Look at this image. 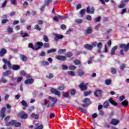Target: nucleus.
Returning a JSON list of instances; mask_svg holds the SVG:
<instances>
[{
	"mask_svg": "<svg viewBox=\"0 0 129 129\" xmlns=\"http://www.w3.org/2000/svg\"><path fill=\"white\" fill-rule=\"evenodd\" d=\"M35 30H37V31H41L42 30V28L40 27V26L39 25L37 24L34 26Z\"/></svg>",
	"mask_w": 129,
	"mask_h": 129,
	"instance_id": "obj_44",
	"label": "nucleus"
},
{
	"mask_svg": "<svg viewBox=\"0 0 129 129\" xmlns=\"http://www.w3.org/2000/svg\"><path fill=\"white\" fill-rule=\"evenodd\" d=\"M56 49L55 48L51 49L50 50H49L47 51V54H50V53H54V52H56Z\"/></svg>",
	"mask_w": 129,
	"mask_h": 129,
	"instance_id": "obj_46",
	"label": "nucleus"
},
{
	"mask_svg": "<svg viewBox=\"0 0 129 129\" xmlns=\"http://www.w3.org/2000/svg\"><path fill=\"white\" fill-rule=\"evenodd\" d=\"M53 2V0H45V5L47 7H49V5Z\"/></svg>",
	"mask_w": 129,
	"mask_h": 129,
	"instance_id": "obj_32",
	"label": "nucleus"
},
{
	"mask_svg": "<svg viewBox=\"0 0 129 129\" xmlns=\"http://www.w3.org/2000/svg\"><path fill=\"white\" fill-rule=\"evenodd\" d=\"M84 34L86 35H89L90 34H92L93 32V29H92V27H88L87 29L84 31Z\"/></svg>",
	"mask_w": 129,
	"mask_h": 129,
	"instance_id": "obj_5",
	"label": "nucleus"
},
{
	"mask_svg": "<svg viewBox=\"0 0 129 129\" xmlns=\"http://www.w3.org/2000/svg\"><path fill=\"white\" fill-rule=\"evenodd\" d=\"M21 69V67L19 65H13L12 66V69L13 70H15V71H17Z\"/></svg>",
	"mask_w": 129,
	"mask_h": 129,
	"instance_id": "obj_25",
	"label": "nucleus"
},
{
	"mask_svg": "<svg viewBox=\"0 0 129 129\" xmlns=\"http://www.w3.org/2000/svg\"><path fill=\"white\" fill-rule=\"evenodd\" d=\"M34 80L33 78L26 80L24 83L26 85L33 84L34 83Z\"/></svg>",
	"mask_w": 129,
	"mask_h": 129,
	"instance_id": "obj_15",
	"label": "nucleus"
},
{
	"mask_svg": "<svg viewBox=\"0 0 129 129\" xmlns=\"http://www.w3.org/2000/svg\"><path fill=\"white\" fill-rule=\"evenodd\" d=\"M61 68L62 70H67L68 69V66H66V64H62Z\"/></svg>",
	"mask_w": 129,
	"mask_h": 129,
	"instance_id": "obj_58",
	"label": "nucleus"
},
{
	"mask_svg": "<svg viewBox=\"0 0 129 129\" xmlns=\"http://www.w3.org/2000/svg\"><path fill=\"white\" fill-rule=\"evenodd\" d=\"M87 84L82 83L79 85V88L82 91H84L85 90H87Z\"/></svg>",
	"mask_w": 129,
	"mask_h": 129,
	"instance_id": "obj_6",
	"label": "nucleus"
},
{
	"mask_svg": "<svg viewBox=\"0 0 129 129\" xmlns=\"http://www.w3.org/2000/svg\"><path fill=\"white\" fill-rule=\"evenodd\" d=\"M7 32L8 34H13V33H14V29L10 26H8L7 28Z\"/></svg>",
	"mask_w": 129,
	"mask_h": 129,
	"instance_id": "obj_27",
	"label": "nucleus"
},
{
	"mask_svg": "<svg viewBox=\"0 0 129 129\" xmlns=\"http://www.w3.org/2000/svg\"><path fill=\"white\" fill-rule=\"evenodd\" d=\"M63 38H64L63 35L56 34L55 35L54 40L55 41V42H58L60 39H63Z\"/></svg>",
	"mask_w": 129,
	"mask_h": 129,
	"instance_id": "obj_12",
	"label": "nucleus"
},
{
	"mask_svg": "<svg viewBox=\"0 0 129 129\" xmlns=\"http://www.w3.org/2000/svg\"><path fill=\"white\" fill-rule=\"evenodd\" d=\"M66 49H59L58 51V54H62V53H66Z\"/></svg>",
	"mask_w": 129,
	"mask_h": 129,
	"instance_id": "obj_48",
	"label": "nucleus"
},
{
	"mask_svg": "<svg viewBox=\"0 0 129 129\" xmlns=\"http://www.w3.org/2000/svg\"><path fill=\"white\" fill-rule=\"evenodd\" d=\"M94 94L96 97H100L102 95V91L101 90H96Z\"/></svg>",
	"mask_w": 129,
	"mask_h": 129,
	"instance_id": "obj_9",
	"label": "nucleus"
},
{
	"mask_svg": "<svg viewBox=\"0 0 129 129\" xmlns=\"http://www.w3.org/2000/svg\"><path fill=\"white\" fill-rule=\"evenodd\" d=\"M109 106V103L107 101H105L103 104V107L104 108H107Z\"/></svg>",
	"mask_w": 129,
	"mask_h": 129,
	"instance_id": "obj_34",
	"label": "nucleus"
},
{
	"mask_svg": "<svg viewBox=\"0 0 129 129\" xmlns=\"http://www.w3.org/2000/svg\"><path fill=\"white\" fill-rule=\"evenodd\" d=\"M66 57H68L69 58H70L73 56V53L71 52V51L68 52L66 54Z\"/></svg>",
	"mask_w": 129,
	"mask_h": 129,
	"instance_id": "obj_36",
	"label": "nucleus"
},
{
	"mask_svg": "<svg viewBox=\"0 0 129 129\" xmlns=\"http://www.w3.org/2000/svg\"><path fill=\"white\" fill-rule=\"evenodd\" d=\"M7 52L8 51L6 48H2L0 50V57H4Z\"/></svg>",
	"mask_w": 129,
	"mask_h": 129,
	"instance_id": "obj_16",
	"label": "nucleus"
},
{
	"mask_svg": "<svg viewBox=\"0 0 129 129\" xmlns=\"http://www.w3.org/2000/svg\"><path fill=\"white\" fill-rule=\"evenodd\" d=\"M20 58L24 62H26L28 60V57L24 54H21Z\"/></svg>",
	"mask_w": 129,
	"mask_h": 129,
	"instance_id": "obj_22",
	"label": "nucleus"
},
{
	"mask_svg": "<svg viewBox=\"0 0 129 129\" xmlns=\"http://www.w3.org/2000/svg\"><path fill=\"white\" fill-rule=\"evenodd\" d=\"M50 91L51 93H53V94H55V95H57V96L60 97L61 96V92L58 90H57L56 89H54L52 88L50 90Z\"/></svg>",
	"mask_w": 129,
	"mask_h": 129,
	"instance_id": "obj_7",
	"label": "nucleus"
},
{
	"mask_svg": "<svg viewBox=\"0 0 129 129\" xmlns=\"http://www.w3.org/2000/svg\"><path fill=\"white\" fill-rule=\"evenodd\" d=\"M8 82V80H7L5 78H2L0 80V84L1 83H7Z\"/></svg>",
	"mask_w": 129,
	"mask_h": 129,
	"instance_id": "obj_45",
	"label": "nucleus"
},
{
	"mask_svg": "<svg viewBox=\"0 0 129 129\" xmlns=\"http://www.w3.org/2000/svg\"><path fill=\"white\" fill-rule=\"evenodd\" d=\"M119 122V120L116 119H112L111 122H109V124H113V125H117Z\"/></svg>",
	"mask_w": 129,
	"mask_h": 129,
	"instance_id": "obj_14",
	"label": "nucleus"
},
{
	"mask_svg": "<svg viewBox=\"0 0 129 129\" xmlns=\"http://www.w3.org/2000/svg\"><path fill=\"white\" fill-rule=\"evenodd\" d=\"M69 92H70L71 95H75V94L76 93V90H75L74 89H72L70 90V91H69Z\"/></svg>",
	"mask_w": 129,
	"mask_h": 129,
	"instance_id": "obj_33",
	"label": "nucleus"
},
{
	"mask_svg": "<svg viewBox=\"0 0 129 129\" xmlns=\"http://www.w3.org/2000/svg\"><path fill=\"white\" fill-rule=\"evenodd\" d=\"M68 74L70 76H75V73L73 71H69Z\"/></svg>",
	"mask_w": 129,
	"mask_h": 129,
	"instance_id": "obj_49",
	"label": "nucleus"
},
{
	"mask_svg": "<svg viewBox=\"0 0 129 129\" xmlns=\"http://www.w3.org/2000/svg\"><path fill=\"white\" fill-rule=\"evenodd\" d=\"M21 104L23 105V110H25V109H27V107H28V103H26V101L22 100L21 102Z\"/></svg>",
	"mask_w": 129,
	"mask_h": 129,
	"instance_id": "obj_19",
	"label": "nucleus"
},
{
	"mask_svg": "<svg viewBox=\"0 0 129 129\" xmlns=\"http://www.w3.org/2000/svg\"><path fill=\"white\" fill-rule=\"evenodd\" d=\"M55 58L57 60H60V61H66V60H67V57L64 55H57L56 56Z\"/></svg>",
	"mask_w": 129,
	"mask_h": 129,
	"instance_id": "obj_8",
	"label": "nucleus"
},
{
	"mask_svg": "<svg viewBox=\"0 0 129 129\" xmlns=\"http://www.w3.org/2000/svg\"><path fill=\"white\" fill-rule=\"evenodd\" d=\"M20 35L22 38H26V37H29V34L27 33H24V31H21L20 32Z\"/></svg>",
	"mask_w": 129,
	"mask_h": 129,
	"instance_id": "obj_26",
	"label": "nucleus"
},
{
	"mask_svg": "<svg viewBox=\"0 0 129 129\" xmlns=\"http://www.w3.org/2000/svg\"><path fill=\"white\" fill-rule=\"evenodd\" d=\"M6 107H3L1 111V116L2 117V120H3V118H5V117L6 116Z\"/></svg>",
	"mask_w": 129,
	"mask_h": 129,
	"instance_id": "obj_10",
	"label": "nucleus"
},
{
	"mask_svg": "<svg viewBox=\"0 0 129 129\" xmlns=\"http://www.w3.org/2000/svg\"><path fill=\"white\" fill-rule=\"evenodd\" d=\"M41 65L42 66H48V65H49V62L46 61H41Z\"/></svg>",
	"mask_w": 129,
	"mask_h": 129,
	"instance_id": "obj_43",
	"label": "nucleus"
},
{
	"mask_svg": "<svg viewBox=\"0 0 129 129\" xmlns=\"http://www.w3.org/2000/svg\"><path fill=\"white\" fill-rule=\"evenodd\" d=\"M119 47L120 49H122L120 50V54L122 55V56H123V55H124L123 51H124L125 53H127L129 50V42L127 44L122 43Z\"/></svg>",
	"mask_w": 129,
	"mask_h": 129,
	"instance_id": "obj_2",
	"label": "nucleus"
},
{
	"mask_svg": "<svg viewBox=\"0 0 129 129\" xmlns=\"http://www.w3.org/2000/svg\"><path fill=\"white\" fill-rule=\"evenodd\" d=\"M28 47L29 48H31V49H32V50H35V46H34V45H33V43H30L28 44Z\"/></svg>",
	"mask_w": 129,
	"mask_h": 129,
	"instance_id": "obj_51",
	"label": "nucleus"
},
{
	"mask_svg": "<svg viewBox=\"0 0 129 129\" xmlns=\"http://www.w3.org/2000/svg\"><path fill=\"white\" fill-rule=\"evenodd\" d=\"M97 47L99 49H102V43L99 42L97 44Z\"/></svg>",
	"mask_w": 129,
	"mask_h": 129,
	"instance_id": "obj_54",
	"label": "nucleus"
},
{
	"mask_svg": "<svg viewBox=\"0 0 129 129\" xmlns=\"http://www.w3.org/2000/svg\"><path fill=\"white\" fill-rule=\"evenodd\" d=\"M121 104L122 106H123V107H126V106L128 105V101H127L126 100H125L121 102Z\"/></svg>",
	"mask_w": 129,
	"mask_h": 129,
	"instance_id": "obj_23",
	"label": "nucleus"
},
{
	"mask_svg": "<svg viewBox=\"0 0 129 129\" xmlns=\"http://www.w3.org/2000/svg\"><path fill=\"white\" fill-rule=\"evenodd\" d=\"M105 84H106V85H110V84H111V80L110 79L106 80Z\"/></svg>",
	"mask_w": 129,
	"mask_h": 129,
	"instance_id": "obj_50",
	"label": "nucleus"
},
{
	"mask_svg": "<svg viewBox=\"0 0 129 129\" xmlns=\"http://www.w3.org/2000/svg\"><path fill=\"white\" fill-rule=\"evenodd\" d=\"M111 73H112V74H116V69L114 68H111Z\"/></svg>",
	"mask_w": 129,
	"mask_h": 129,
	"instance_id": "obj_40",
	"label": "nucleus"
},
{
	"mask_svg": "<svg viewBox=\"0 0 129 129\" xmlns=\"http://www.w3.org/2000/svg\"><path fill=\"white\" fill-rule=\"evenodd\" d=\"M101 20V17L99 16L98 17H96L94 19V21L95 23H98L99 22H100V20Z\"/></svg>",
	"mask_w": 129,
	"mask_h": 129,
	"instance_id": "obj_41",
	"label": "nucleus"
},
{
	"mask_svg": "<svg viewBox=\"0 0 129 129\" xmlns=\"http://www.w3.org/2000/svg\"><path fill=\"white\" fill-rule=\"evenodd\" d=\"M78 74L79 76H83L84 75V72L82 70H79Z\"/></svg>",
	"mask_w": 129,
	"mask_h": 129,
	"instance_id": "obj_52",
	"label": "nucleus"
},
{
	"mask_svg": "<svg viewBox=\"0 0 129 129\" xmlns=\"http://www.w3.org/2000/svg\"><path fill=\"white\" fill-rule=\"evenodd\" d=\"M35 109V106H31L29 107L28 110L29 111H33Z\"/></svg>",
	"mask_w": 129,
	"mask_h": 129,
	"instance_id": "obj_63",
	"label": "nucleus"
},
{
	"mask_svg": "<svg viewBox=\"0 0 129 129\" xmlns=\"http://www.w3.org/2000/svg\"><path fill=\"white\" fill-rule=\"evenodd\" d=\"M84 48H85V49H87V50H90V51H91V50L93 49V46L89 44H86L84 45Z\"/></svg>",
	"mask_w": 129,
	"mask_h": 129,
	"instance_id": "obj_20",
	"label": "nucleus"
},
{
	"mask_svg": "<svg viewBox=\"0 0 129 129\" xmlns=\"http://www.w3.org/2000/svg\"><path fill=\"white\" fill-rule=\"evenodd\" d=\"M77 67L75 66H73V65H70L69 67V69L70 70H75L76 69Z\"/></svg>",
	"mask_w": 129,
	"mask_h": 129,
	"instance_id": "obj_42",
	"label": "nucleus"
},
{
	"mask_svg": "<svg viewBox=\"0 0 129 129\" xmlns=\"http://www.w3.org/2000/svg\"><path fill=\"white\" fill-rule=\"evenodd\" d=\"M30 116L35 119H38L40 116L38 114H35V113H33L30 115Z\"/></svg>",
	"mask_w": 129,
	"mask_h": 129,
	"instance_id": "obj_29",
	"label": "nucleus"
},
{
	"mask_svg": "<svg viewBox=\"0 0 129 129\" xmlns=\"http://www.w3.org/2000/svg\"><path fill=\"white\" fill-rule=\"evenodd\" d=\"M11 74H12V72H11V71H7L3 73V76H9V75H11Z\"/></svg>",
	"mask_w": 129,
	"mask_h": 129,
	"instance_id": "obj_30",
	"label": "nucleus"
},
{
	"mask_svg": "<svg viewBox=\"0 0 129 129\" xmlns=\"http://www.w3.org/2000/svg\"><path fill=\"white\" fill-rule=\"evenodd\" d=\"M62 96L66 98H70V95L69 94V92H62Z\"/></svg>",
	"mask_w": 129,
	"mask_h": 129,
	"instance_id": "obj_28",
	"label": "nucleus"
},
{
	"mask_svg": "<svg viewBox=\"0 0 129 129\" xmlns=\"http://www.w3.org/2000/svg\"><path fill=\"white\" fill-rule=\"evenodd\" d=\"M86 20H87L88 21H92V18L91 17V16L87 15L86 16Z\"/></svg>",
	"mask_w": 129,
	"mask_h": 129,
	"instance_id": "obj_61",
	"label": "nucleus"
},
{
	"mask_svg": "<svg viewBox=\"0 0 129 129\" xmlns=\"http://www.w3.org/2000/svg\"><path fill=\"white\" fill-rule=\"evenodd\" d=\"M65 19L64 17H62L60 15L55 16L53 17V20L55 22H59V20H64Z\"/></svg>",
	"mask_w": 129,
	"mask_h": 129,
	"instance_id": "obj_11",
	"label": "nucleus"
},
{
	"mask_svg": "<svg viewBox=\"0 0 129 129\" xmlns=\"http://www.w3.org/2000/svg\"><path fill=\"white\" fill-rule=\"evenodd\" d=\"M20 115L23 119H26V118H28V114L25 113L24 111L20 113Z\"/></svg>",
	"mask_w": 129,
	"mask_h": 129,
	"instance_id": "obj_17",
	"label": "nucleus"
},
{
	"mask_svg": "<svg viewBox=\"0 0 129 129\" xmlns=\"http://www.w3.org/2000/svg\"><path fill=\"white\" fill-rule=\"evenodd\" d=\"M43 46L44 48H50V43L49 42H46L43 44Z\"/></svg>",
	"mask_w": 129,
	"mask_h": 129,
	"instance_id": "obj_47",
	"label": "nucleus"
},
{
	"mask_svg": "<svg viewBox=\"0 0 129 129\" xmlns=\"http://www.w3.org/2000/svg\"><path fill=\"white\" fill-rule=\"evenodd\" d=\"M58 90L62 91L65 89V86H64V85H61L58 87Z\"/></svg>",
	"mask_w": 129,
	"mask_h": 129,
	"instance_id": "obj_39",
	"label": "nucleus"
},
{
	"mask_svg": "<svg viewBox=\"0 0 129 129\" xmlns=\"http://www.w3.org/2000/svg\"><path fill=\"white\" fill-rule=\"evenodd\" d=\"M7 3H8V1H4L3 4H2V8H5V7H6V5H7Z\"/></svg>",
	"mask_w": 129,
	"mask_h": 129,
	"instance_id": "obj_62",
	"label": "nucleus"
},
{
	"mask_svg": "<svg viewBox=\"0 0 129 129\" xmlns=\"http://www.w3.org/2000/svg\"><path fill=\"white\" fill-rule=\"evenodd\" d=\"M124 7H125V4L123 3V4H120L118 6V9H122L123 8H124Z\"/></svg>",
	"mask_w": 129,
	"mask_h": 129,
	"instance_id": "obj_56",
	"label": "nucleus"
},
{
	"mask_svg": "<svg viewBox=\"0 0 129 129\" xmlns=\"http://www.w3.org/2000/svg\"><path fill=\"white\" fill-rule=\"evenodd\" d=\"M83 102L86 103V104H87L88 105H90V104H91V101H90V99L89 98H85L83 100Z\"/></svg>",
	"mask_w": 129,
	"mask_h": 129,
	"instance_id": "obj_18",
	"label": "nucleus"
},
{
	"mask_svg": "<svg viewBox=\"0 0 129 129\" xmlns=\"http://www.w3.org/2000/svg\"><path fill=\"white\" fill-rule=\"evenodd\" d=\"M43 43L42 42H37L34 45L35 46V51L40 50L42 47H43Z\"/></svg>",
	"mask_w": 129,
	"mask_h": 129,
	"instance_id": "obj_4",
	"label": "nucleus"
},
{
	"mask_svg": "<svg viewBox=\"0 0 129 129\" xmlns=\"http://www.w3.org/2000/svg\"><path fill=\"white\" fill-rule=\"evenodd\" d=\"M94 8L93 7H88L87 8L86 12L88 14H94Z\"/></svg>",
	"mask_w": 129,
	"mask_h": 129,
	"instance_id": "obj_13",
	"label": "nucleus"
},
{
	"mask_svg": "<svg viewBox=\"0 0 129 129\" xmlns=\"http://www.w3.org/2000/svg\"><path fill=\"white\" fill-rule=\"evenodd\" d=\"M48 99H49V100H52L53 103L50 105V101ZM57 101L58 100H57V99H54V98L52 97L49 96L48 97L47 99H44L43 100V103L42 104V105L44 106L47 105V104H48L47 106V108H49V107H54V106H55V104L57 103Z\"/></svg>",
	"mask_w": 129,
	"mask_h": 129,
	"instance_id": "obj_1",
	"label": "nucleus"
},
{
	"mask_svg": "<svg viewBox=\"0 0 129 129\" xmlns=\"http://www.w3.org/2000/svg\"><path fill=\"white\" fill-rule=\"evenodd\" d=\"M20 75H21V76H26V75H27V73H26V72L24 71H21L20 72Z\"/></svg>",
	"mask_w": 129,
	"mask_h": 129,
	"instance_id": "obj_59",
	"label": "nucleus"
},
{
	"mask_svg": "<svg viewBox=\"0 0 129 129\" xmlns=\"http://www.w3.org/2000/svg\"><path fill=\"white\" fill-rule=\"evenodd\" d=\"M125 67H126V66H125V64L124 63H122L120 66V69L121 70H123V69H124V68H125Z\"/></svg>",
	"mask_w": 129,
	"mask_h": 129,
	"instance_id": "obj_57",
	"label": "nucleus"
},
{
	"mask_svg": "<svg viewBox=\"0 0 129 129\" xmlns=\"http://www.w3.org/2000/svg\"><path fill=\"white\" fill-rule=\"evenodd\" d=\"M44 128V126L42 124L40 125L39 126L36 127L34 129H43Z\"/></svg>",
	"mask_w": 129,
	"mask_h": 129,
	"instance_id": "obj_64",
	"label": "nucleus"
},
{
	"mask_svg": "<svg viewBox=\"0 0 129 129\" xmlns=\"http://www.w3.org/2000/svg\"><path fill=\"white\" fill-rule=\"evenodd\" d=\"M109 101L110 103H111L112 104V105H114V106H117V105H118L117 103L115 102V101L114 100H113L112 99V98H110L109 99Z\"/></svg>",
	"mask_w": 129,
	"mask_h": 129,
	"instance_id": "obj_24",
	"label": "nucleus"
},
{
	"mask_svg": "<svg viewBox=\"0 0 129 129\" xmlns=\"http://www.w3.org/2000/svg\"><path fill=\"white\" fill-rule=\"evenodd\" d=\"M7 126H11V125L15 126V127H20L22 126V123L17 121L16 120H12L9 122L6 123Z\"/></svg>",
	"mask_w": 129,
	"mask_h": 129,
	"instance_id": "obj_3",
	"label": "nucleus"
},
{
	"mask_svg": "<svg viewBox=\"0 0 129 129\" xmlns=\"http://www.w3.org/2000/svg\"><path fill=\"white\" fill-rule=\"evenodd\" d=\"M79 110L82 111V112H83V113H87V111H86V109H84L83 108H79Z\"/></svg>",
	"mask_w": 129,
	"mask_h": 129,
	"instance_id": "obj_53",
	"label": "nucleus"
},
{
	"mask_svg": "<svg viewBox=\"0 0 129 129\" xmlns=\"http://www.w3.org/2000/svg\"><path fill=\"white\" fill-rule=\"evenodd\" d=\"M43 40L44 41V42H46V43H48V42H49V38H48V36H47L46 35L43 36Z\"/></svg>",
	"mask_w": 129,
	"mask_h": 129,
	"instance_id": "obj_37",
	"label": "nucleus"
},
{
	"mask_svg": "<svg viewBox=\"0 0 129 129\" xmlns=\"http://www.w3.org/2000/svg\"><path fill=\"white\" fill-rule=\"evenodd\" d=\"M47 78H49V79H51V78H53L54 77V75H53V74L50 73L49 74L48 76H46Z\"/></svg>",
	"mask_w": 129,
	"mask_h": 129,
	"instance_id": "obj_60",
	"label": "nucleus"
},
{
	"mask_svg": "<svg viewBox=\"0 0 129 129\" xmlns=\"http://www.w3.org/2000/svg\"><path fill=\"white\" fill-rule=\"evenodd\" d=\"M85 12H86V9H82L80 11V14L81 15V17L83 18V17L84 16V15L85 14Z\"/></svg>",
	"mask_w": 129,
	"mask_h": 129,
	"instance_id": "obj_31",
	"label": "nucleus"
},
{
	"mask_svg": "<svg viewBox=\"0 0 129 129\" xmlns=\"http://www.w3.org/2000/svg\"><path fill=\"white\" fill-rule=\"evenodd\" d=\"M117 45H115L111 49V55H114L115 54V51L117 50Z\"/></svg>",
	"mask_w": 129,
	"mask_h": 129,
	"instance_id": "obj_21",
	"label": "nucleus"
},
{
	"mask_svg": "<svg viewBox=\"0 0 129 129\" xmlns=\"http://www.w3.org/2000/svg\"><path fill=\"white\" fill-rule=\"evenodd\" d=\"M92 93L91 91H86L84 93V96H88V95H90Z\"/></svg>",
	"mask_w": 129,
	"mask_h": 129,
	"instance_id": "obj_38",
	"label": "nucleus"
},
{
	"mask_svg": "<svg viewBox=\"0 0 129 129\" xmlns=\"http://www.w3.org/2000/svg\"><path fill=\"white\" fill-rule=\"evenodd\" d=\"M74 63L75 65H80V64H81V61L79 60L78 59H76L74 61Z\"/></svg>",
	"mask_w": 129,
	"mask_h": 129,
	"instance_id": "obj_35",
	"label": "nucleus"
},
{
	"mask_svg": "<svg viewBox=\"0 0 129 129\" xmlns=\"http://www.w3.org/2000/svg\"><path fill=\"white\" fill-rule=\"evenodd\" d=\"M75 22L77 24H81L83 20L82 19H76Z\"/></svg>",
	"mask_w": 129,
	"mask_h": 129,
	"instance_id": "obj_55",
	"label": "nucleus"
}]
</instances>
